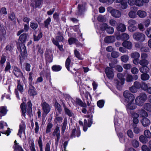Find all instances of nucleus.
<instances>
[{"mask_svg":"<svg viewBox=\"0 0 151 151\" xmlns=\"http://www.w3.org/2000/svg\"><path fill=\"white\" fill-rule=\"evenodd\" d=\"M147 99V95L145 93H142L136 98L135 103L138 106H142Z\"/></svg>","mask_w":151,"mask_h":151,"instance_id":"1","label":"nucleus"},{"mask_svg":"<svg viewBox=\"0 0 151 151\" xmlns=\"http://www.w3.org/2000/svg\"><path fill=\"white\" fill-rule=\"evenodd\" d=\"M133 37L136 41L142 42L145 40L146 37L144 34L141 32H137L133 34Z\"/></svg>","mask_w":151,"mask_h":151,"instance_id":"2","label":"nucleus"},{"mask_svg":"<svg viewBox=\"0 0 151 151\" xmlns=\"http://www.w3.org/2000/svg\"><path fill=\"white\" fill-rule=\"evenodd\" d=\"M123 96L125 99V101L127 102H133L134 99V96L129 91H125L123 93Z\"/></svg>","mask_w":151,"mask_h":151,"instance_id":"3","label":"nucleus"},{"mask_svg":"<svg viewBox=\"0 0 151 151\" xmlns=\"http://www.w3.org/2000/svg\"><path fill=\"white\" fill-rule=\"evenodd\" d=\"M117 76L120 82L118 80L116 81V83L117 84L116 86L118 89L121 90L120 86L123 85L124 83V75L122 73H119L117 74Z\"/></svg>","mask_w":151,"mask_h":151,"instance_id":"4","label":"nucleus"},{"mask_svg":"<svg viewBox=\"0 0 151 151\" xmlns=\"http://www.w3.org/2000/svg\"><path fill=\"white\" fill-rule=\"evenodd\" d=\"M41 106L43 114H47L50 111V106L46 102H42L41 104Z\"/></svg>","mask_w":151,"mask_h":151,"instance_id":"5","label":"nucleus"},{"mask_svg":"<svg viewBox=\"0 0 151 151\" xmlns=\"http://www.w3.org/2000/svg\"><path fill=\"white\" fill-rule=\"evenodd\" d=\"M85 4H79L78 5V10L76 11V14L78 15H81L85 12Z\"/></svg>","mask_w":151,"mask_h":151,"instance_id":"6","label":"nucleus"},{"mask_svg":"<svg viewBox=\"0 0 151 151\" xmlns=\"http://www.w3.org/2000/svg\"><path fill=\"white\" fill-rule=\"evenodd\" d=\"M18 50L20 52L21 54L22 57L26 56L27 50L26 47L23 43H21L17 47Z\"/></svg>","mask_w":151,"mask_h":151,"instance_id":"7","label":"nucleus"},{"mask_svg":"<svg viewBox=\"0 0 151 151\" xmlns=\"http://www.w3.org/2000/svg\"><path fill=\"white\" fill-rule=\"evenodd\" d=\"M105 72L107 77L109 79H113L114 76V73L111 68L109 67L106 68Z\"/></svg>","mask_w":151,"mask_h":151,"instance_id":"8","label":"nucleus"},{"mask_svg":"<svg viewBox=\"0 0 151 151\" xmlns=\"http://www.w3.org/2000/svg\"><path fill=\"white\" fill-rule=\"evenodd\" d=\"M25 123L23 122H22L19 125V130L18 133L17 134V135L20 137L21 138V135L23 132H24V134H25Z\"/></svg>","mask_w":151,"mask_h":151,"instance_id":"9","label":"nucleus"},{"mask_svg":"<svg viewBox=\"0 0 151 151\" xmlns=\"http://www.w3.org/2000/svg\"><path fill=\"white\" fill-rule=\"evenodd\" d=\"M60 131L59 127L58 126H56L53 132L52 133V135L55 136H56L57 139L56 141L57 142H58L60 138Z\"/></svg>","mask_w":151,"mask_h":151,"instance_id":"10","label":"nucleus"},{"mask_svg":"<svg viewBox=\"0 0 151 151\" xmlns=\"http://www.w3.org/2000/svg\"><path fill=\"white\" fill-rule=\"evenodd\" d=\"M111 14L113 17L118 18L121 16V12L119 10L116 9H114L111 12Z\"/></svg>","mask_w":151,"mask_h":151,"instance_id":"11","label":"nucleus"},{"mask_svg":"<svg viewBox=\"0 0 151 151\" xmlns=\"http://www.w3.org/2000/svg\"><path fill=\"white\" fill-rule=\"evenodd\" d=\"M13 73L17 77H20L22 76V73L17 67H14L13 69Z\"/></svg>","mask_w":151,"mask_h":151,"instance_id":"12","label":"nucleus"},{"mask_svg":"<svg viewBox=\"0 0 151 151\" xmlns=\"http://www.w3.org/2000/svg\"><path fill=\"white\" fill-rule=\"evenodd\" d=\"M63 106L65 114L69 116H72L74 115V114L71 110L68 108L65 104H63Z\"/></svg>","mask_w":151,"mask_h":151,"instance_id":"13","label":"nucleus"},{"mask_svg":"<svg viewBox=\"0 0 151 151\" xmlns=\"http://www.w3.org/2000/svg\"><path fill=\"white\" fill-rule=\"evenodd\" d=\"M32 104L31 101H29L26 107L27 109V114L29 115V116H31L32 113Z\"/></svg>","mask_w":151,"mask_h":151,"instance_id":"14","label":"nucleus"},{"mask_svg":"<svg viewBox=\"0 0 151 151\" xmlns=\"http://www.w3.org/2000/svg\"><path fill=\"white\" fill-rule=\"evenodd\" d=\"M41 4L40 0H33L32 1L31 5L33 7H39Z\"/></svg>","mask_w":151,"mask_h":151,"instance_id":"15","label":"nucleus"},{"mask_svg":"<svg viewBox=\"0 0 151 151\" xmlns=\"http://www.w3.org/2000/svg\"><path fill=\"white\" fill-rule=\"evenodd\" d=\"M126 29L125 25L122 23L119 24L117 27V29L118 31L122 32H124Z\"/></svg>","mask_w":151,"mask_h":151,"instance_id":"16","label":"nucleus"},{"mask_svg":"<svg viewBox=\"0 0 151 151\" xmlns=\"http://www.w3.org/2000/svg\"><path fill=\"white\" fill-rule=\"evenodd\" d=\"M122 45L127 49H130L132 48V44L129 41H125L122 43Z\"/></svg>","mask_w":151,"mask_h":151,"instance_id":"17","label":"nucleus"},{"mask_svg":"<svg viewBox=\"0 0 151 151\" xmlns=\"http://www.w3.org/2000/svg\"><path fill=\"white\" fill-rule=\"evenodd\" d=\"M136 11L133 7L131 8V11L129 13L128 15L132 18H134L136 17Z\"/></svg>","mask_w":151,"mask_h":151,"instance_id":"18","label":"nucleus"},{"mask_svg":"<svg viewBox=\"0 0 151 151\" xmlns=\"http://www.w3.org/2000/svg\"><path fill=\"white\" fill-rule=\"evenodd\" d=\"M133 102H127L128 104L127 105V109L133 110L136 108V106Z\"/></svg>","mask_w":151,"mask_h":151,"instance_id":"19","label":"nucleus"},{"mask_svg":"<svg viewBox=\"0 0 151 151\" xmlns=\"http://www.w3.org/2000/svg\"><path fill=\"white\" fill-rule=\"evenodd\" d=\"M27 39V36L26 34L23 33L19 37V40L22 43L25 42Z\"/></svg>","mask_w":151,"mask_h":151,"instance_id":"20","label":"nucleus"},{"mask_svg":"<svg viewBox=\"0 0 151 151\" xmlns=\"http://www.w3.org/2000/svg\"><path fill=\"white\" fill-rule=\"evenodd\" d=\"M115 40L114 37L113 36H108L104 39L105 42L107 43H111L114 42Z\"/></svg>","mask_w":151,"mask_h":151,"instance_id":"21","label":"nucleus"},{"mask_svg":"<svg viewBox=\"0 0 151 151\" xmlns=\"http://www.w3.org/2000/svg\"><path fill=\"white\" fill-rule=\"evenodd\" d=\"M150 123V120L148 119L145 118L142 120V123L144 127H146L149 125Z\"/></svg>","mask_w":151,"mask_h":151,"instance_id":"22","label":"nucleus"},{"mask_svg":"<svg viewBox=\"0 0 151 151\" xmlns=\"http://www.w3.org/2000/svg\"><path fill=\"white\" fill-rule=\"evenodd\" d=\"M137 14L141 18L145 17L147 15V13L146 12L141 10H138L137 12Z\"/></svg>","mask_w":151,"mask_h":151,"instance_id":"23","label":"nucleus"},{"mask_svg":"<svg viewBox=\"0 0 151 151\" xmlns=\"http://www.w3.org/2000/svg\"><path fill=\"white\" fill-rule=\"evenodd\" d=\"M140 72L143 73L148 72L149 71V68L147 66H142L139 68Z\"/></svg>","mask_w":151,"mask_h":151,"instance_id":"24","label":"nucleus"},{"mask_svg":"<svg viewBox=\"0 0 151 151\" xmlns=\"http://www.w3.org/2000/svg\"><path fill=\"white\" fill-rule=\"evenodd\" d=\"M7 110L6 107L1 106L0 107V113L1 116L5 115L7 113Z\"/></svg>","mask_w":151,"mask_h":151,"instance_id":"25","label":"nucleus"},{"mask_svg":"<svg viewBox=\"0 0 151 151\" xmlns=\"http://www.w3.org/2000/svg\"><path fill=\"white\" fill-rule=\"evenodd\" d=\"M17 88L21 93H22L24 90L23 86L21 85V83L19 80H17Z\"/></svg>","mask_w":151,"mask_h":151,"instance_id":"26","label":"nucleus"},{"mask_svg":"<svg viewBox=\"0 0 151 151\" xmlns=\"http://www.w3.org/2000/svg\"><path fill=\"white\" fill-rule=\"evenodd\" d=\"M137 112L140 114L142 117H146L147 116V113L144 110L140 109Z\"/></svg>","mask_w":151,"mask_h":151,"instance_id":"27","label":"nucleus"},{"mask_svg":"<svg viewBox=\"0 0 151 151\" xmlns=\"http://www.w3.org/2000/svg\"><path fill=\"white\" fill-rule=\"evenodd\" d=\"M76 104L81 106L85 107L86 106V104H84L81 99L78 98L76 99Z\"/></svg>","mask_w":151,"mask_h":151,"instance_id":"28","label":"nucleus"},{"mask_svg":"<svg viewBox=\"0 0 151 151\" xmlns=\"http://www.w3.org/2000/svg\"><path fill=\"white\" fill-rule=\"evenodd\" d=\"M139 63L142 66H147L149 64V61L146 59H142L139 61Z\"/></svg>","mask_w":151,"mask_h":151,"instance_id":"29","label":"nucleus"},{"mask_svg":"<svg viewBox=\"0 0 151 151\" xmlns=\"http://www.w3.org/2000/svg\"><path fill=\"white\" fill-rule=\"evenodd\" d=\"M62 68L61 66L59 65H53L52 67V69L53 71H58Z\"/></svg>","mask_w":151,"mask_h":151,"instance_id":"30","label":"nucleus"},{"mask_svg":"<svg viewBox=\"0 0 151 151\" xmlns=\"http://www.w3.org/2000/svg\"><path fill=\"white\" fill-rule=\"evenodd\" d=\"M130 56L132 58L134 59L139 58L140 56V55L138 52H133L131 54Z\"/></svg>","mask_w":151,"mask_h":151,"instance_id":"31","label":"nucleus"},{"mask_svg":"<svg viewBox=\"0 0 151 151\" xmlns=\"http://www.w3.org/2000/svg\"><path fill=\"white\" fill-rule=\"evenodd\" d=\"M25 103H22L21 105V108L22 113V115L24 117L25 116V113L27 111L25 108Z\"/></svg>","mask_w":151,"mask_h":151,"instance_id":"32","label":"nucleus"},{"mask_svg":"<svg viewBox=\"0 0 151 151\" xmlns=\"http://www.w3.org/2000/svg\"><path fill=\"white\" fill-rule=\"evenodd\" d=\"M29 93L31 95H35L37 94V93L34 90V88L33 87H30L28 91Z\"/></svg>","mask_w":151,"mask_h":151,"instance_id":"33","label":"nucleus"},{"mask_svg":"<svg viewBox=\"0 0 151 151\" xmlns=\"http://www.w3.org/2000/svg\"><path fill=\"white\" fill-rule=\"evenodd\" d=\"M150 78L149 75L146 73H143L141 76V79L143 81L148 80Z\"/></svg>","mask_w":151,"mask_h":151,"instance_id":"34","label":"nucleus"},{"mask_svg":"<svg viewBox=\"0 0 151 151\" xmlns=\"http://www.w3.org/2000/svg\"><path fill=\"white\" fill-rule=\"evenodd\" d=\"M42 33H39L38 35H37L36 34L34 35V39L35 41H38L42 37Z\"/></svg>","mask_w":151,"mask_h":151,"instance_id":"35","label":"nucleus"},{"mask_svg":"<svg viewBox=\"0 0 151 151\" xmlns=\"http://www.w3.org/2000/svg\"><path fill=\"white\" fill-rule=\"evenodd\" d=\"M121 8L123 9H126L127 7V0H123L121 2Z\"/></svg>","mask_w":151,"mask_h":151,"instance_id":"36","label":"nucleus"},{"mask_svg":"<svg viewBox=\"0 0 151 151\" xmlns=\"http://www.w3.org/2000/svg\"><path fill=\"white\" fill-rule=\"evenodd\" d=\"M67 124V119L66 118H65L64 119L63 122V123L62 126V132L63 133L64 132L65 130V129Z\"/></svg>","mask_w":151,"mask_h":151,"instance_id":"37","label":"nucleus"},{"mask_svg":"<svg viewBox=\"0 0 151 151\" xmlns=\"http://www.w3.org/2000/svg\"><path fill=\"white\" fill-rule=\"evenodd\" d=\"M132 127L133 129V131L134 133L135 134H138L141 131L140 129L138 127H137L136 124H134L132 125Z\"/></svg>","mask_w":151,"mask_h":151,"instance_id":"38","label":"nucleus"},{"mask_svg":"<svg viewBox=\"0 0 151 151\" xmlns=\"http://www.w3.org/2000/svg\"><path fill=\"white\" fill-rule=\"evenodd\" d=\"M71 63V60L70 58L69 57L66 59L65 61V67L68 70H69V67L70 64Z\"/></svg>","mask_w":151,"mask_h":151,"instance_id":"39","label":"nucleus"},{"mask_svg":"<svg viewBox=\"0 0 151 151\" xmlns=\"http://www.w3.org/2000/svg\"><path fill=\"white\" fill-rule=\"evenodd\" d=\"M74 54L76 57L79 60H83V58L82 57L80 52L76 50H74Z\"/></svg>","mask_w":151,"mask_h":151,"instance_id":"40","label":"nucleus"},{"mask_svg":"<svg viewBox=\"0 0 151 151\" xmlns=\"http://www.w3.org/2000/svg\"><path fill=\"white\" fill-rule=\"evenodd\" d=\"M53 126V124L51 123H49L47 124L46 127V132L49 133L51 132V129Z\"/></svg>","mask_w":151,"mask_h":151,"instance_id":"41","label":"nucleus"},{"mask_svg":"<svg viewBox=\"0 0 151 151\" xmlns=\"http://www.w3.org/2000/svg\"><path fill=\"white\" fill-rule=\"evenodd\" d=\"M147 138L145 137L143 135H141L139 137L140 141L143 143H146L148 141Z\"/></svg>","mask_w":151,"mask_h":151,"instance_id":"42","label":"nucleus"},{"mask_svg":"<svg viewBox=\"0 0 151 151\" xmlns=\"http://www.w3.org/2000/svg\"><path fill=\"white\" fill-rule=\"evenodd\" d=\"M128 29L129 31L133 32L136 30L137 28L134 25H129L128 27Z\"/></svg>","mask_w":151,"mask_h":151,"instance_id":"43","label":"nucleus"},{"mask_svg":"<svg viewBox=\"0 0 151 151\" xmlns=\"http://www.w3.org/2000/svg\"><path fill=\"white\" fill-rule=\"evenodd\" d=\"M121 59L122 62L126 63L129 59V57L127 55H124L121 57Z\"/></svg>","mask_w":151,"mask_h":151,"instance_id":"44","label":"nucleus"},{"mask_svg":"<svg viewBox=\"0 0 151 151\" xmlns=\"http://www.w3.org/2000/svg\"><path fill=\"white\" fill-rule=\"evenodd\" d=\"M68 42L70 45H71L74 43H77L78 42V40L75 38H71L68 40Z\"/></svg>","mask_w":151,"mask_h":151,"instance_id":"45","label":"nucleus"},{"mask_svg":"<svg viewBox=\"0 0 151 151\" xmlns=\"http://www.w3.org/2000/svg\"><path fill=\"white\" fill-rule=\"evenodd\" d=\"M133 84L137 89H139L141 88L142 86V82H139L138 81H136L134 82Z\"/></svg>","mask_w":151,"mask_h":151,"instance_id":"46","label":"nucleus"},{"mask_svg":"<svg viewBox=\"0 0 151 151\" xmlns=\"http://www.w3.org/2000/svg\"><path fill=\"white\" fill-rule=\"evenodd\" d=\"M121 37L122 39L125 40H128L129 38V35L125 33L122 34Z\"/></svg>","mask_w":151,"mask_h":151,"instance_id":"47","label":"nucleus"},{"mask_svg":"<svg viewBox=\"0 0 151 151\" xmlns=\"http://www.w3.org/2000/svg\"><path fill=\"white\" fill-rule=\"evenodd\" d=\"M144 108L146 110L151 111V105L150 103H146L144 106Z\"/></svg>","mask_w":151,"mask_h":151,"instance_id":"48","label":"nucleus"},{"mask_svg":"<svg viewBox=\"0 0 151 151\" xmlns=\"http://www.w3.org/2000/svg\"><path fill=\"white\" fill-rule=\"evenodd\" d=\"M133 79L132 76L130 74H127L126 76V81L127 82H131Z\"/></svg>","mask_w":151,"mask_h":151,"instance_id":"49","label":"nucleus"},{"mask_svg":"<svg viewBox=\"0 0 151 151\" xmlns=\"http://www.w3.org/2000/svg\"><path fill=\"white\" fill-rule=\"evenodd\" d=\"M111 56L113 58H117L119 55V52L115 51H113L111 53Z\"/></svg>","mask_w":151,"mask_h":151,"instance_id":"50","label":"nucleus"},{"mask_svg":"<svg viewBox=\"0 0 151 151\" xmlns=\"http://www.w3.org/2000/svg\"><path fill=\"white\" fill-rule=\"evenodd\" d=\"M104 101L103 100H100L97 102L98 106L100 108H102L104 106Z\"/></svg>","mask_w":151,"mask_h":151,"instance_id":"51","label":"nucleus"},{"mask_svg":"<svg viewBox=\"0 0 151 151\" xmlns=\"http://www.w3.org/2000/svg\"><path fill=\"white\" fill-rule=\"evenodd\" d=\"M129 90L133 93H136L137 91V88L133 85L132 86L129 87Z\"/></svg>","mask_w":151,"mask_h":151,"instance_id":"52","label":"nucleus"},{"mask_svg":"<svg viewBox=\"0 0 151 151\" xmlns=\"http://www.w3.org/2000/svg\"><path fill=\"white\" fill-rule=\"evenodd\" d=\"M14 147L15 149L18 150V151H24L22 147L20 146L18 144H14Z\"/></svg>","mask_w":151,"mask_h":151,"instance_id":"53","label":"nucleus"},{"mask_svg":"<svg viewBox=\"0 0 151 151\" xmlns=\"http://www.w3.org/2000/svg\"><path fill=\"white\" fill-rule=\"evenodd\" d=\"M132 144L133 146L134 147L137 148L139 146V142L136 139L132 140Z\"/></svg>","mask_w":151,"mask_h":151,"instance_id":"54","label":"nucleus"},{"mask_svg":"<svg viewBox=\"0 0 151 151\" xmlns=\"http://www.w3.org/2000/svg\"><path fill=\"white\" fill-rule=\"evenodd\" d=\"M141 88L145 91H146L148 88L147 84L144 82H142Z\"/></svg>","mask_w":151,"mask_h":151,"instance_id":"55","label":"nucleus"},{"mask_svg":"<svg viewBox=\"0 0 151 151\" xmlns=\"http://www.w3.org/2000/svg\"><path fill=\"white\" fill-rule=\"evenodd\" d=\"M51 21V19L49 17L47 19L46 21L44 22V23L45 24V27L48 28V25L50 24V23Z\"/></svg>","mask_w":151,"mask_h":151,"instance_id":"56","label":"nucleus"},{"mask_svg":"<svg viewBox=\"0 0 151 151\" xmlns=\"http://www.w3.org/2000/svg\"><path fill=\"white\" fill-rule=\"evenodd\" d=\"M144 135L146 137L149 138L151 136V133L149 130H146L144 131Z\"/></svg>","mask_w":151,"mask_h":151,"instance_id":"57","label":"nucleus"},{"mask_svg":"<svg viewBox=\"0 0 151 151\" xmlns=\"http://www.w3.org/2000/svg\"><path fill=\"white\" fill-rule=\"evenodd\" d=\"M127 134L128 136L131 138H132L134 137L133 133L131 129H129L127 131Z\"/></svg>","mask_w":151,"mask_h":151,"instance_id":"58","label":"nucleus"},{"mask_svg":"<svg viewBox=\"0 0 151 151\" xmlns=\"http://www.w3.org/2000/svg\"><path fill=\"white\" fill-rule=\"evenodd\" d=\"M145 34L147 36L150 38H151V28H149L146 30Z\"/></svg>","mask_w":151,"mask_h":151,"instance_id":"59","label":"nucleus"},{"mask_svg":"<svg viewBox=\"0 0 151 151\" xmlns=\"http://www.w3.org/2000/svg\"><path fill=\"white\" fill-rule=\"evenodd\" d=\"M132 73L134 74H137L139 72L138 69L136 67L132 68L131 70Z\"/></svg>","mask_w":151,"mask_h":151,"instance_id":"60","label":"nucleus"},{"mask_svg":"<svg viewBox=\"0 0 151 151\" xmlns=\"http://www.w3.org/2000/svg\"><path fill=\"white\" fill-rule=\"evenodd\" d=\"M63 118L60 117H58L55 119L54 122L56 123H61L62 121Z\"/></svg>","mask_w":151,"mask_h":151,"instance_id":"61","label":"nucleus"},{"mask_svg":"<svg viewBox=\"0 0 151 151\" xmlns=\"http://www.w3.org/2000/svg\"><path fill=\"white\" fill-rule=\"evenodd\" d=\"M109 24L111 26L114 27L116 25L117 23L114 19H111L109 20Z\"/></svg>","mask_w":151,"mask_h":151,"instance_id":"62","label":"nucleus"},{"mask_svg":"<svg viewBox=\"0 0 151 151\" xmlns=\"http://www.w3.org/2000/svg\"><path fill=\"white\" fill-rule=\"evenodd\" d=\"M38 24L36 23L32 22L30 24V27L33 29H35L38 27Z\"/></svg>","mask_w":151,"mask_h":151,"instance_id":"63","label":"nucleus"},{"mask_svg":"<svg viewBox=\"0 0 151 151\" xmlns=\"http://www.w3.org/2000/svg\"><path fill=\"white\" fill-rule=\"evenodd\" d=\"M106 31L108 33L112 34L114 32V29L112 27H108L106 29Z\"/></svg>","mask_w":151,"mask_h":151,"instance_id":"64","label":"nucleus"}]
</instances>
